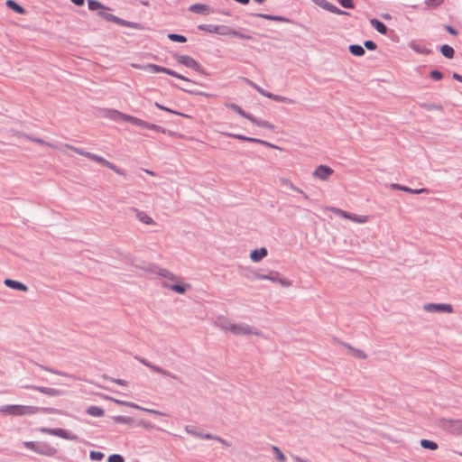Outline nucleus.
I'll list each match as a JSON object with an SVG mask.
<instances>
[{"label":"nucleus","mask_w":462,"mask_h":462,"mask_svg":"<svg viewBox=\"0 0 462 462\" xmlns=\"http://www.w3.org/2000/svg\"><path fill=\"white\" fill-rule=\"evenodd\" d=\"M89 457L92 460H101L104 457V454L99 451H91Z\"/></svg>","instance_id":"52"},{"label":"nucleus","mask_w":462,"mask_h":462,"mask_svg":"<svg viewBox=\"0 0 462 462\" xmlns=\"http://www.w3.org/2000/svg\"><path fill=\"white\" fill-rule=\"evenodd\" d=\"M330 210L338 217L349 219L357 224H365L368 221V216L351 214L337 208H331Z\"/></svg>","instance_id":"5"},{"label":"nucleus","mask_w":462,"mask_h":462,"mask_svg":"<svg viewBox=\"0 0 462 462\" xmlns=\"http://www.w3.org/2000/svg\"><path fill=\"white\" fill-rule=\"evenodd\" d=\"M131 211L134 213L135 217L141 223L148 225V226L155 224L154 220L148 214H146L144 211L140 210V209H138L136 208H132Z\"/></svg>","instance_id":"17"},{"label":"nucleus","mask_w":462,"mask_h":462,"mask_svg":"<svg viewBox=\"0 0 462 462\" xmlns=\"http://www.w3.org/2000/svg\"><path fill=\"white\" fill-rule=\"evenodd\" d=\"M106 10H107V8L106 9H102V11L98 12V15H100L101 17H103L106 21L116 23L118 17L114 15V14H112L107 13Z\"/></svg>","instance_id":"41"},{"label":"nucleus","mask_w":462,"mask_h":462,"mask_svg":"<svg viewBox=\"0 0 462 462\" xmlns=\"http://www.w3.org/2000/svg\"><path fill=\"white\" fill-rule=\"evenodd\" d=\"M272 99L274 101H277V102H282V103L290 104V105H292L295 103V101L291 98H289V97H283V96L275 95V94H273Z\"/></svg>","instance_id":"43"},{"label":"nucleus","mask_w":462,"mask_h":462,"mask_svg":"<svg viewBox=\"0 0 462 462\" xmlns=\"http://www.w3.org/2000/svg\"><path fill=\"white\" fill-rule=\"evenodd\" d=\"M115 402H116L117 404H120V405H124V406H126V407H130V408H133V409H136V410H140V411H146L148 413H151V414H155V415H159V416H165L166 414L160 411H157V410H153V409H148V408H144V407H142L136 403H134V402H126V401H120V400H115Z\"/></svg>","instance_id":"15"},{"label":"nucleus","mask_w":462,"mask_h":462,"mask_svg":"<svg viewBox=\"0 0 462 462\" xmlns=\"http://www.w3.org/2000/svg\"><path fill=\"white\" fill-rule=\"evenodd\" d=\"M340 5L345 8H353L354 4L352 0H339Z\"/></svg>","instance_id":"58"},{"label":"nucleus","mask_w":462,"mask_h":462,"mask_svg":"<svg viewBox=\"0 0 462 462\" xmlns=\"http://www.w3.org/2000/svg\"><path fill=\"white\" fill-rule=\"evenodd\" d=\"M40 408L27 405H14L13 416L32 415L39 412Z\"/></svg>","instance_id":"14"},{"label":"nucleus","mask_w":462,"mask_h":462,"mask_svg":"<svg viewBox=\"0 0 462 462\" xmlns=\"http://www.w3.org/2000/svg\"><path fill=\"white\" fill-rule=\"evenodd\" d=\"M280 181L282 186H284L295 192L301 194L305 199H309L308 194H306L302 189H300V188L295 186L290 180L282 178V179H281Z\"/></svg>","instance_id":"25"},{"label":"nucleus","mask_w":462,"mask_h":462,"mask_svg":"<svg viewBox=\"0 0 462 462\" xmlns=\"http://www.w3.org/2000/svg\"><path fill=\"white\" fill-rule=\"evenodd\" d=\"M114 420L116 423H122V424H130L133 422V419L131 417L121 416V415L114 417Z\"/></svg>","instance_id":"46"},{"label":"nucleus","mask_w":462,"mask_h":462,"mask_svg":"<svg viewBox=\"0 0 462 462\" xmlns=\"http://www.w3.org/2000/svg\"><path fill=\"white\" fill-rule=\"evenodd\" d=\"M430 78H431L432 79H434V80L438 81V80L442 79L443 75H442V73H441L440 71H439V70H432V71L430 72Z\"/></svg>","instance_id":"55"},{"label":"nucleus","mask_w":462,"mask_h":462,"mask_svg":"<svg viewBox=\"0 0 462 462\" xmlns=\"http://www.w3.org/2000/svg\"><path fill=\"white\" fill-rule=\"evenodd\" d=\"M254 16L260 17L263 19H266V20H270V21L284 22V23L289 22V19H287L283 16H279V15H272V14H255Z\"/></svg>","instance_id":"29"},{"label":"nucleus","mask_w":462,"mask_h":462,"mask_svg":"<svg viewBox=\"0 0 462 462\" xmlns=\"http://www.w3.org/2000/svg\"><path fill=\"white\" fill-rule=\"evenodd\" d=\"M345 346L349 350L350 354L357 359H365L367 357L366 354L361 349L355 348L348 344H345Z\"/></svg>","instance_id":"28"},{"label":"nucleus","mask_w":462,"mask_h":462,"mask_svg":"<svg viewBox=\"0 0 462 462\" xmlns=\"http://www.w3.org/2000/svg\"><path fill=\"white\" fill-rule=\"evenodd\" d=\"M168 38L171 41L178 42H186V41H187L185 36L180 35V34H176V33H170L168 35Z\"/></svg>","instance_id":"48"},{"label":"nucleus","mask_w":462,"mask_h":462,"mask_svg":"<svg viewBox=\"0 0 462 462\" xmlns=\"http://www.w3.org/2000/svg\"><path fill=\"white\" fill-rule=\"evenodd\" d=\"M143 128H147V129H150V130H153V131H156V132H160V133H162L164 134L166 132V130L158 125H155V124H151V123H148L145 121V125L143 126Z\"/></svg>","instance_id":"45"},{"label":"nucleus","mask_w":462,"mask_h":462,"mask_svg":"<svg viewBox=\"0 0 462 462\" xmlns=\"http://www.w3.org/2000/svg\"><path fill=\"white\" fill-rule=\"evenodd\" d=\"M28 389H32L37 392H40L42 393H44L48 396H60L62 394V392L55 389V388H49V387H43V386H35V385H28L26 386Z\"/></svg>","instance_id":"18"},{"label":"nucleus","mask_w":462,"mask_h":462,"mask_svg":"<svg viewBox=\"0 0 462 462\" xmlns=\"http://www.w3.org/2000/svg\"><path fill=\"white\" fill-rule=\"evenodd\" d=\"M437 425L442 430L450 434L459 436L462 435V420L461 419H446L438 420Z\"/></svg>","instance_id":"2"},{"label":"nucleus","mask_w":462,"mask_h":462,"mask_svg":"<svg viewBox=\"0 0 462 462\" xmlns=\"http://www.w3.org/2000/svg\"><path fill=\"white\" fill-rule=\"evenodd\" d=\"M66 148L77 152L78 154H80L82 156H85L87 158L89 159V156L92 154V152H86L84 151L83 149H80L79 147H76V146H73V145H70V144H66L65 145Z\"/></svg>","instance_id":"40"},{"label":"nucleus","mask_w":462,"mask_h":462,"mask_svg":"<svg viewBox=\"0 0 462 462\" xmlns=\"http://www.w3.org/2000/svg\"><path fill=\"white\" fill-rule=\"evenodd\" d=\"M226 134L227 136H230V137L241 140V141H246V142L256 143H263V144H265V145H269V146L277 148L276 146L272 145V144L268 143L267 142L260 140V139H257V138L247 137V136H245L243 134H229V133Z\"/></svg>","instance_id":"23"},{"label":"nucleus","mask_w":462,"mask_h":462,"mask_svg":"<svg viewBox=\"0 0 462 462\" xmlns=\"http://www.w3.org/2000/svg\"><path fill=\"white\" fill-rule=\"evenodd\" d=\"M279 282L283 287H290L292 284L291 281H290L288 279H282V278H279V277L277 278V282Z\"/></svg>","instance_id":"57"},{"label":"nucleus","mask_w":462,"mask_h":462,"mask_svg":"<svg viewBox=\"0 0 462 462\" xmlns=\"http://www.w3.org/2000/svg\"><path fill=\"white\" fill-rule=\"evenodd\" d=\"M23 136L33 143H39V144H42V145H45V146H49V147H54L51 143L44 141L43 139H41V138H37V137H31V136H28L26 134H23Z\"/></svg>","instance_id":"44"},{"label":"nucleus","mask_w":462,"mask_h":462,"mask_svg":"<svg viewBox=\"0 0 462 462\" xmlns=\"http://www.w3.org/2000/svg\"><path fill=\"white\" fill-rule=\"evenodd\" d=\"M234 322L230 321L226 317L220 315L217 316L214 321V325L219 329L231 332Z\"/></svg>","instance_id":"16"},{"label":"nucleus","mask_w":462,"mask_h":462,"mask_svg":"<svg viewBox=\"0 0 462 462\" xmlns=\"http://www.w3.org/2000/svg\"><path fill=\"white\" fill-rule=\"evenodd\" d=\"M199 29L210 33L229 36L230 27L226 25L200 24Z\"/></svg>","instance_id":"11"},{"label":"nucleus","mask_w":462,"mask_h":462,"mask_svg":"<svg viewBox=\"0 0 462 462\" xmlns=\"http://www.w3.org/2000/svg\"><path fill=\"white\" fill-rule=\"evenodd\" d=\"M125 121L140 127H143L145 125L144 120L129 115H125Z\"/></svg>","instance_id":"35"},{"label":"nucleus","mask_w":462,"mask_h":462,"mask_svg":"<svg viewBox=\"0 0 462 462\" xmlns=\"http://www.w3.org/2000/svg\"><path fill=\"white\" fill-rule=\"evenodd\" d=\"M152 272L162 278L161 286L162 288L171 290L175 293L184 294L191 288L189 283L185 282L182 278L166 268L154 267Z\"/></svg>","instance_id":"1"},{"label":"nucleus","mask_w":462,"mask_h":462,"mask_svg":"<svg viewBox=\"0 0 462 462\" xmlns=\"http://www.w3.org/2000/svg\"><path fill=\"white\" fill-rule=\"evenodd\" d=\"M409 47L419 54L429 55L432 52V51L428 48L426 44L416 41H411L409 43Z\"/></svg>","instance_id":"19"},{"label":"nucleus","mask_w":462,"mask_h":462,"mask_svg":"<svg viewBox=\"0 0 462 462\" xmlns=\"http://www.w3.org/2000/svg\"><path fill=\"white\" fill-rule=\"evenodd\" d=\"M89 159L100 163L101 165L105 166V167H107L108 169L112 170L113 171H115L116 174L120 175V176H125V173L123 170H121L120 168H118L116 165H115L114 163L110 162L109 161H107L106 159L97 155V154H95V153H92L90 156H89Z\"/></svg>","instance_id":"13"},{"label":"nucleus","mask_w":462,"mask_h":462,"mask_svg":"<svg viewBox=\"0 0 462 462\" xmlns=\"http://www.w3.org/2000/svg\"><path fill=\"white\" fill-rule=\"evenodd\" d=\"M185 431L190 435H193L197 438H201L202 436V432L199 431V430H197L196 429H194L193 427H190V426H186L185 427Z\"/></svg>","instance_id":"49"},{"label":"nucleus","mask_w":462,"mask_h":462,"mask_svg":"<svg viewBox=\"0 0 462 462\" xmlns=\"http://www.w3.org/2000/svg\"><path fill=\"white\" fill-rule=\"evenodd\" d=\"M226 107L232 109L233 111L236 112L237 114H239L240 116H242L243 117L248 119L249 121H251L253 124L258 125V126H261V127H263V128H267V129H271L273 130V125L269 123L268 121H265V120H262V119H258L256 117H254V116L246 113L245 110H243L238 105L235 104V103H229V104H226Z\"/></svg>","instance_id":"3"},{"label":"nucleus","mask_w":462,"mask_h":462,"mask_svg":"<svg viewBox=\"0 0 462 462\" xmlns=\"http://www.w3.org/2000/svg\"><path fill=\"white\" fill-rule=\"evenodd\" d=\"M143 69H148L150 70L151 72L152 73H160V72H162V73H165V74H168L170 76H172L174 78H177L179 79H181L183 81H187V82H191L190 79H189L188 78H186L185 76L181 75V74H179L177 73L176 71L174 70H171L170 69H167V68H164V67H162V66H159V65H156V64H147L143 67Z\"/></svg>","instance_id":"6"},{"label":"nucleus","mask_w":462,"mask_h":462,"mask_svg":"<svg viewBox=\"0 0 462 462\" xmlns=\"http://www.w3.org/2000/svg\"><path fill=\"white\" fill-rule=\"evenodd\" d=\"M440 52L447 59H453L455 55L454 49L448 44H444L440 47Z\"/></svg>","instance_id":"31"},{"label":"nucleus","mask_w":462,"mask_h":462,"mask_svg":"<svg viewBox=\"0 0 462 462\" xmlns=\"http://www.w3.org/2000/svg\"><path fill=\"white\" fill-rule=\"evenodd\" d=\"M349 51L351 54L355 56H363L365 54V50L361 45L353 44L349 47Z\"/></svg>","instance_id":"38"},{"label":"nucleus","mask_w":462,"mask_h":462,"mask_svg":"<svg viewBox=\"0 0 462 462\" xmlns=\"http://www.w3.org/2000/svg\"><path fill=\"white\" fill-rule=\"evenodd\" d=\"M40 431L44 434L57 436L69 440H77L78 436L72 433L68 432L67 430L61 428L56 429H49V428H41Z\"/></svg>","instance_id":"9"},{"label":"nucleus","mask_w":462,"mask_h":462,"mask_svg":"<svg viewBox=\"0 0 462 462\" xmlns=\"http://www.w3.org/2000/svg\"><path fill=\"white\" fill-rule=\"evenodd\" d=\"M420 446L423 448H428L430 450H436L438 448V444L432 440L429 439H421L420 440Z\"/></svg>","instance_id":"39"},{"label":"nucleus","mask_w":462,"mask_h":462,"mask_svg":"<svg viewBox=\"0 0 462 462\" xmlns=\"http://www.w3.org/2000/svg\"><path fill=\"white\" fill-rule=\"evenodd\" d=\"M443 2V0H427L426 1V4L428 6H438L439 5H440L441 3Z\"/></svg>","instance_id":"60"},{"label":"nucleus","mask_w":462,"mask_h":462,"mask_svg":"<svg viewBox=\"0 0 462 462\" xmlns=\"http://www.w3.org/2000/svg\"><path fill=\"white\" fill-rule=\"evenodd\" d=\"M273 450L275 454V457L277 460L281 462H284L286 460L284 454L281 451V449L278 447L273 446Z\"/></svg>","instance_id":"47"},{"label":"nucleus","mask_w":462,"mask_h":462,"mask_svg":"<svg viewBox=\"0 0 462 462\" xmlns=\"http://www.w3.org/2000/svg\"><path fill=\"white\" fill-rule=\"evenodd\" d=\"M24 447L28 449H31L37 453V449H39L40 445L36 444L33 441H25L23 443Z\"/></svg>","instance_id":"51"},{"label":"nucleus","mask_w":462,"mask_h":462,"mask_svg":"<svg viewBox=\"0 0 462 462\" xmlns=\"http://www.w3.org/2000/svg\"><path fill=\"white\" fill-rule=\"evenodd\" d=\"M371 25L380 33L386 34L387 27L379 20L374 18L370 20Z\"/></svg>","instance_id":"30"},{"label":"nucleus","mask_w":462,"mask_h":462,"mask_svg":"<svg viewBox=\"0 0 462 462\" xmlns=\"http://www.w3.org/2000/svg\"><path fill=\"white\" fill-rule=\"evenodd\" d=\"M6 5L19 14H23L25 13L24 8L18 5L16 2H14V0H7Z\"/></svg>","instance_id":"34"},{"label":"nucleus","mask_w":462,"mask_h":462,"mask_svg":"<svg viewBox=\"0 0 462 462\" xmlns=\"http://www.w3.org/2000/svg\"><path fill=\"white\" fill-rule=\"evenodd\" d=\"M334 174V170L324 164H320L312 172V176L322 181H327Z\"/></svg>","instance_id":"10"},{"label":"nucleus","mask_w":462,"mask_h":462,"mask_svg":"<svg viewBox=\"0 0 462 462\" xmlns=\"http://www.w3.org/2000/svg\"><path fill=\"white\" fill-rule=\"evenodd\" d=\"M365 47L367 50L374 51L376 49V44L372 41H365Z\"/></svg>","instance_id":"59"},{"label":"nucleus","mask_w":462,"mask_h":462,"mask_svg":"<svg viewBox=\"0 0 462 462\" xmlns=\"http://www.w3.org/2000/svg\"><path fill=\"white\" fill-rule=\"evenodd\" d=\"M391 189H398V190H402L404 192H408V193H411V194H424V193H428L429 190L425 188H422V189H411L409 187H406V186H402V185H400V184H397V183H393L391 184Z\"/></svg>","instance_id":"20"},{"label":"nucleus","mask_w":462,"mask_h":462,"mask_svg":"<svg viewBox=\"0 0 462 462\" xmlns=\"http://www.w3.org/2000/svg\"><path fill=\"white\" fill-rule=\"evenodd\" d=\"M108 462H125V459L119 454H113V455L109 456Z\"/></svg>","instance_id":"54"},{"label":"nucleus","mask_w":462,"mask_h":462,"mask_svg":"<svg viewBox=\"0 0 462 462\" xmlns=\"http://www.w3.org/2000/svg\"><path fill=\"white\" fill-rule=\"evenodd\" d=\"M14 405H5L0 408V413L13 415Z\"/></svg>","instance_id":"53"},{"label":"nucleus","mask_w":462,"mask_h":462,"mask_svg":"<svg viewBox=\"0 0 462 462\" xmlns=\"http://www.w3.org/2000/svg\"><path fill=\"white\" fill-rule=\"evenodd\" d=\"M125 115L126 114H124L120 111H117L116 109H105L103 111V116L105 117H107L109 119H112L114 121H120V120H124L125 121Z\"/></svg>","instance_id":"21"},{"label":"nucleus","mask_w":462,"mask_h":462,"mask_svg":"<svg viewBox=\"0 0 462 462\" xmlns=\"http://www.w3.org/2000/svg\"><path fill=\"white\" fill-rule=\"evenodd\" d=\"M87 413L93 417H102L105 413L104 410L98 406H89L87 410Z\"/></svg>","instance_id":"32"},{"label":"nucleus","mask_w":462,"mask_h":462,"mask_svg":"<svg viewBox=\"0 0 462 462\" xmlns=\"http://www.w3.org/2000/svg\"><path fill=\"white\" fill-rule=\"evenodd\" d=\"M155 106L158 107L159 109L161 110H163V111H167V112H170V113H172V114H176V115H179V116H185L187 117L188 116L187 115H184V114H181V113H179V112H176L174 110H171V108L169 107H166L161 104H159L158 102L155 103Z\"/></svg>","instance_id":"50"},{"label":"nucleus","mask_w":462,"mask_h":462,"mask_svg":"<svg viewBox=\"0 0 462 462\" xmlns=\"http://www.w3.org/2000/svg\"><path fill=\"white\" fill-rule=\"evenodd\" d=\"M229 35L231 36H234V37H237L239 39H244V40H251L252 37L248 34H245L242 32H239V31H236L233 28L230 27V32H229Z\"/></svg>","instance_id":"42"},{"label":"nucleus","mask_w":462,"mask_h":462,"mask_svg":"<svg viewBox=\"0 0 462 462\" xmlns=\"http://www.w3.org/2000/svg\"><path fill=\"white\" fill-rule=\"evenodd\" d=\"M57 450L53 447L47 445V444H42L39 447V449H37V453L41 455L45 456H54L56 454Z\"/></svg>","instance_id":"26"},{"label":"nucleus","mask_w":462,"mask_h":462,"mask_svg":"<svg viewBox=\"0 0 462 462\" xmlns=\"http://www.w3.org/2000/svg\"><path fill=\"white\" fill-rule=\"evenodd\" d=\"M278 276H279V273L277 272H273V273H271L270 274L256 273L254 277H255V279H258V280H267V281L276 282Z\"/></svg>","instance_id":"33"},{"label":"nucleus","mask_w":462,"mask_h":462,"mask_svg":"<svg viewBox=\"0 0 462 462\" xmlns=\"http://www.w3.org/2000/svg\"><path fill=\"white\" fill-rule=\"evenodd\" d=\"M267 249L265 247H261L259 249H254L250 253V259L254 263H258L267 256Z\"/></svg>","instance_id":"22"},{"label":"nucleus","mask_w":462,"mask_h":462,"mask_svg":"<svg viewBox=\"0 0 462 462\" xmlns=\"http://www.w3.org/2000/svg\"><path fill=\"white\" fill-rule=\"evenodd\" d=\"M189 11L196 14H208L210 8L204 4H194L189 6Z\"/></svg>","instance_id":"27"},{"label":"nucleus","mask_w":462,"mask_h":462,"mask_svg":"<svg viewBox=\"0 0 462 462\" xmlns=\"http://www.w3.org/2000/svg\"><path fill=\"white\" fill-rule=\"evenodd\" d=\"M138 425H139V426H141V427H143V428H145V429H153V428H154V426H153V425H152V424H151L150 422H148V421H143V420H142V421H140V422L138 423Z\"/></svg>","instance_id":"63"},{"label":"nucleus","mask_w":462,"mask_h":462,"mask_svg":"<svg viewBox=\"0 0 462 462\" xmlns=\"http://www.w3.org/2000/svg\"><path fill=\"white\" fill-rule=\"evenodd\" d=\"M256 91H257L258 93H260L261 95H263V97H268V98H270V99H272V98H273V93H271V92H269V91L264 90V89H263V88H262L260 86H259V88H257V90H256Z\"/></svg>","instance_id":"56"},{"label":"nucleus","mask_w":462,"mask_h":462,"mask_svg":"<svg viewBox=\"0 0 462 462\" xmlns=\"http://www.w3.org/2000/svg\"><path fill=\"white\" fill-rule=\"evenodd\" d=\"M116 23L125 26V27H128V28H133V29H137V30L141 29V25L139 23H134V22H129V21L121 19L119 17L117 18Z\"/></svg>","instance_id":"36"},{"label":"nucleus","mask_w":462,"mask_h":462,"mask_svg":"<svg viewBox=\"0 0 462 462\" xmlns=\"http://www.w3.org/2000/svg\"><path fill=\"white\" fill-rule=\"evenodd\" d=\"M316 4H317L319 7L323 8L324 10H326V9H327V7H328V4H329V2H328L327 0H317V1H316Z\"/></svg>","instance_id":"61"},{"label":"nucleus","mask_w":462,"mask_h":462,"mask_svg":"<svg viewBox=\"0 0 462 462\" xmlns=\"http://www.w3.org/2000/svg\"><path fill=\"white\" fill-rule=\"evenodd\" d=\"M445 29L451 34L456 36L457 34V31L453 28L451 25H445Z\"/></svg>","instance_id":"64"},{"label":"nucleus","mask_w":462,"mask_h":462,"mask_svg":"<svg viewBox=\"0 0 462 462\" xmlns=\"http://www.w3.org/2000/svg\"><path fill=\"white\" fill-rule=\"evenodd\" d=\"M4 284L6 287L14 289V290H17V291H24V292L28 291V287L25 284H23L21 282L14 281L12 279H5L4 281Z\"/></svg>","instance_id":"24"},{"label":"nucleus","mask_w":462,"mask_h":462,"mask_svg":"<svg viewBox=\"0 0 462 462\" xmlns=\"http://www.w3.org/2000/svg\"><path fill=\"white\" fill-rule=\"evenodd\" d=\"M137 359H138V361L140 363H142L143 365H144L148 368L152 369V371H154V372H156V373H158V374H162L163 376L170 377V378L175 379V380L179 379V377L176 374H172L171 372H170V371H168L166 369H163V368H162L160 366H157V365L152 364L151 362H149L148 360H146L144 358L138 357Z\"/></svg>","instance_id":"12"},{"label":"nucleus","mask_w":462,"mask_h":462,"mask_svg":"<svg viewBox=\"0 0 462 462\" xmlns=\"http://www.w3.org/2000/svg\"><path fill=\"white\" fill-rule=\"evenodd\" d=\"M174 59L176 60V61L178 63H180L181 65L190 68L197 72L204 73V70H203L201 65L197 60H195L192 57H190L189 55L176 54V55H174Z\"/></svg>","instance_id":"7"},{"label":"nucleus","mask_w":462,"mask_h":462,"mask_svg":"<svg viewBox=\"0 0 462 462\" xmlns=\"http://www.w3.org/2000/svg\"><path fill=\"white\" fill-rule=\"evenodd\" d=\"M423 310L429 313H452L453 307L448 303H427Z\"/></svg>","instance_id":"8"},{"label":"nucleus","mask_w":462,"mask_h":462,"mask_svg":"<svg viewBox=\"0 0 462 462\" xmlns=\"http://www.w3.org/2000/svg\"><path fill=\"white\" fill-rule=\"evenodd\" d=\"M217 436H216V435H212L210 433H203L202 432V436H201L200 439L217 440Z\"/></svg>","instance_id":"62"},{"label":"nucleus","mask_w":462,"mask_h":462,"mask_svg":"<svg viewBox=\"0 0 462 462\" xmlns=\"http://www.w3.org/2000/svg\"><path fill=\"white\" fill-rule=\"evenodd\" d=\"M230 333L235 336H263L260 329L245 322L234 323Z\"/></svg>","instance_id":"4"},{"label":"nucleus","mask_w":462,"mask_h":462,"mask_svg":"<svg viewBox=\"0 0 462 462\" xmlns=\"http://www.w3.org/2000/svg\"><path fill=\"white\" fill-rule=\"evenodd\" d=\"M88 5L89 10L97 11V13L102 11V9H106V7L103 5V4L97 0H88Z\"/></svg>","instance_id":"37"}]
</instances>
